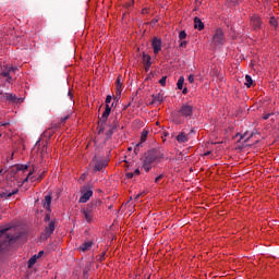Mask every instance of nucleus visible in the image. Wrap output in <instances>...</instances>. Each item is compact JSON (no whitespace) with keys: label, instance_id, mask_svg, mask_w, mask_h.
Segmentation results:
<instances>
[{"label":"nucleus","instance_id":"4468645a","mask_svg":"<svg viewBox=\"0 0 279 279\" xmlns=\"http://www.w3.org/2000/svg\"><path fill=\"white\" fill-rule=\"evenodd\" d=\"M3 99H7V101H12V104H16V101H19L16 95H12L10 93H0V101H3Z\"/></svg>","mask_w":279,"mask_h":279},{"label":"nucleus","instance_id":"13d9d810","mask_svg":"<svg viewBox=\"0 0 279 279\" xmlns=\"http://www.w3.org/2000/svg\"><path fill=\"white\" fill-rule=\"evenodd\" d=\"M1 173H3V169H0V175H1Z\"/></svg>","mask_w":279,"mask_h":279},{"label":"nucleus","instance_id":"473e14b6","mask_svg":"<svg viewBox=\"0 0 279 279\" xmlns=\"http://www.w3.org/2000/svg\"><path fill=\"white\" fill-rule=\"evenodd\" d=\"M179 38H180V40H184L186 38V32L185 31H181L179 33Z\"/></svg>","mask_w":279,"mask_h":279},{"label":"nucleus","instance_id":"6e6552de","mask_svg":"<svg viewBox=\"0 0 279 279\" xmlns=\"http://www.w3.org/2000/svg\"><path fill=\"white\" fill-rule=\"evenodd\" d=\"M250 25L255 32L263 29V20L260 19V15L253 14L250 20Z\"/></svg>","mask_w":279,"mask_h":279},{"label":"nucleus","instance_id":"3c124183","mask_svg":"<svg viewBox=\"0 0 279 279\" xmlns=\"http://www.w3.org/2000/svg\"><path fill=\"white\" fill-rule=\"evenodd\" d=\"M104 132V126H101L98 131V134H101Z\"/></svg>","mask_w":279,"mask_h":279},{"label":"nucleus","instance_id":"f03ea898","mask_svg":"<svg viewBox=\"0 0 279 279\" xmlns=\"http://www.w3.org/2000/svg\"><path fill=\"white\" fill-rule=\"evenodd\" d=\"M162 158H165V155L161 154L160 150L158 149L148 150L144 155V160H143L144 171L146 173H149V171H151V166L154 165V162H159L160 160H162Z\"/></svg>","mask_w":279,"mask_h":279},{"label":"nucleus","instance_id":"6ab92c4d","mask_svg":"<svg viewBox=\"0 0 279 279\" xmlns=\"http://www.w3.org/2000/svg\"><path fill=\"white\" fill-rule=\"evenodd\" d=\"M145 71H149L151 66V57L149 54H143Z\"/></svg>","mask_w":279,"mask_h":279},{"label":"nucleus","instance_id":"79ce46f5","mask_svg":"<svg viewBox=\"0 0 279 279\" xmlns=\"http://www.w3.org/2000/svg\"><path fill=\"white\" fill-rule=\"evenodd\" d=\"M186 45H187L186 41H181L180 47H182L183 49H186Z\"/></svg>","mask_w":279,"mask_h":279},{"label":"nucleus","instance_id":"864d4df0","mask_svg":"<svg viewBox=\"0 0 279 279\" xmlns=\"http://www.w3.org/2000/svg\"><path fill=\"white\" fill-rule=\"evenodd\" d=\"M245 136H247V133H245L244 135H241V140L245 138Z\"/></svg>","mask_w":279,"mask_h":279},{"label":"nucleus","instance_id":"a878e982","mask_svg":"<svg viewBox=\"0 0 279 279\" xmlns=\"http://www.w3.org/2000/svg\"><path fill=\"white\" fill-rule=\"evenodd\" d=\"M43 178H45V171H43V172L38 175V178L32 177V178H31V182H40V181L43 180Z\"/></svg>","mask_w":279,"mask_h":279},{"label":"nucleus","instance_id":"dca6fc26","mask_svg":"<svg viewBox=\"0 0 279 279\" xmlns=\"http://www.w3.org/2000/svg\"><path fill=\"white\" fill-rule=\"evenodd\" d=\"M93 245H94L93 241L84 242L78 247V252H90V250L93 248Z\"/></svg>","mask_w":279,"mask_h":279},{"label":"nucleus","instance_id":"20e7f679","mask_svg":"<svg viewBox=\"0 0 279 279\" xmlns=\"http://www.w3.org/2000/svg\"><path fill=\"white\" fill-rule=\"evenodd\" d=\"M213 45L215 47H223L226 45V35H223V29L217 28L213 36Z\"/></svg>","mask_w":279,"mask_h":279},{"label":"nucleus","instance_id":"1a4fd4ad","mask_svg":"<svg viewBox=\"0 0 279 279\" xmlns=\"http://www.w3.org/2000/svg\"><path fill=\"white\" fill-rule=\"evenodd\" d=\"M89 165L94 168V171H101V169L108 167V160L97 159V157H95Z\"/></svg>","mask_w":279,"mask_h":279},{"label":"nucleus","instance_id":"aec40b11","mask_svg":"<svg viewBox=\"0 0 279 279\" xmlns=\"http://www.w3.org/2000/svg\"><path fill=\"white\" fill-rule=\"evenodd\" d=\"M17 193H19V189H15L10 193H8V192L0 193V197L4 198V199H10V197H12V195H16Z\"/></svg>","mask_w":279,"mask_h":279},{"label":"nucleus","instance_id":"5701e85b","mask_svg":"<svg viewBox=\"0 0 279 279\" xmlns=\"http://www.w3.org/2000/svg\"><path fill=\"white\" fill-rule=\"evenodd\" d=\"M244 84L246 88H252V84H254V81L252 80L251 75L246 74Z\"/></svg>","mask_w":279,"mask_h":279},{"label":"nucleus","instance_id":"c85d7f7f","mask_svg":"<svg viewBox=\"0 0 279 279\" xmlns=\"http://www.w3.org/2000/svg\"><path fill=\"white\" fill-rule=\"evenodd\" d=\"M112 134H114V130L110 128L106 133L107 141H110V138H112Z\"/></svg>","mask_w":279,"mask_h":279},{"label":"nucleus","instance_id":"5fc2aeb1","mask_svg":"<svg viewBox=\"0 0 279 279\" xmlns=\"http://www.w3.org/2000/svg\"><path fill=\"white\" fill-rule=\"evenodd\" d=\"M2 125H9V124H8V123H0V128H1Z\"/></svg>","mask_w":279,"mask_h":279},{"label":"nucleus","instance_id":"a18cd8bd","mask_svg":"<svg viewBox=\"0 0 279 279\" xmlns=\"http://www.w3.org/2000/svg\"><path fill=\"white\" fill-rule=\"evenodd\" d=\"M133 173H134V175H141V170L140 169H135V171Z\"/></svg>","mask_w":279,"mask_h":279},{"label":"nucleus","instance_id":"7c9ffc66","mask_svg":"<svg viewBox=\"0 0 279 279\" xmlns=\"http://www.w3.org/2000/svg\"><path fill=\"white\" fill-rule=\"evenodd\" d=\"M69 116H65L61 118L59 121H54V123H60V125H63L64 123H66V121H69Z\"/></svg>","mask_w":279,"mask_h":279},{"label":"nucleus","instance_id":"7ed1b4c3","mask_svg":"<svg viewBox=\"0 0 279 279\" xmlns=\"http://www.w3.org/2000/svg\"><path fill=\"white\" fill-rule=\"evenodd\" d=\"M99 206H101V201L94 199L81 209V214L86 223H93V221H95V213H97Z\"/></svg>","mask_w":279,"mask_h":279},{"label":"nucleus","instance_id":"f8f14e48","mask_svg":"<svg viewBox=\"0 0 279 279\" xmlns=\"http://www.w3.org/2000/svg\"><path fill=\"white\" fill-rule=\"evenodd\" d=\"M60 128V123L52 122L50 128L44 132V136L51 138L56 134V130Z\"/></svg>","mask_w":279,"mask_h":279},{"label":"nucleus","instance_id":"39448f33","mask_svg":"<svg viewBox=\"0 0 279 279\" xmlns=\"http://www.w3.org/2000/svg\"><path fill=\"white\" fill-rule=\"evenodd\" d=\"M194 110L195 108L192 105L184 104L181 106L178 112L180 117H184V119H191V117H193Z\"/></svg>","mask_w":279,"mask_h":279},{"label":"nucleus","instance_id":"8fccbe9b","mask_svg":"<svg viewBox=\"0 0 279 279\" xmlns=\"http://www.w3.org/2000/svg\"><path fill=\"white\" fill-rule=\"evenodd\" d=\"M148 10L147 9H143L142 10V14H147Z\"/></svg>","mask_w":279,"mask_h":279},{"label":"nucleus","instance_id":"a19ab883","mask_svg":"<svg viewBox=\"0 0 279 279\" xmlns=\"http://www.w3.org/2000/svg\"><path fill=\"white\" fill-rule=\"evenodd\" d=\"M125 175L128 180H132V178H134V172H128Z\"/></svg>","mask_w":279,"mask_h":279},{"label":"nucleus","instance_id":"4be33fe9","mask_svg":"<svg viewBox=\"0 0 279 279\" xmlns=\"http://www.w3.org/2000/svg\"><path fill=\"white\" fill-rule=\"evenodd\" d=\"M44 208H46V210H51V195L45 196Z\"/></svg>","mask_w":279,"mask_h":279},{"label":"nucleus","instance_id":"9b49d317","mask_svg":"<svg viewBox=\"0 0 279 279\" xmlns=\"http://www.w3.org/2000/svg\"><path fill=\"white\" fill-rule=\"evenodd\" d=\"M151 47H153V51H154L155 56H158L160 53V51H162V39L155 37L151 40Z\"/></svg>","mask_w":279,"mask_h":279},{"label":"nucleus","instance_id":"ea45409f","mask_svg":"<svg viewBox=\"0 0 279 279\" xmlns=\"http://www.w3.org/2000/svg\"><path fill=\"white\" fill-rule=\"evenodd\" d=\"M33 173H34V172L29 171V173L27 174V177L24 179L23 182H27L28 180H32V174H33Z\"/></svg>","mask_w":279,"mask_h":279},{"label":"nucleus","instance_id":"58836bf2","mask_svg":"<svg viewBox=\"0 0 279 279\" xmlns=\"http://www.w3.org/2000/svg\"><path fill=\"white\" fill-rule=\"evenodd\" d=\"M112 101V96L108 95L106 97V106H110V102Z\"/></svg>","mask_w":279,"mask_h":279},{"label":"nucleus","instance_id":"c03bdc74","mask_svg":"<svg viewBox=\"0 0 279 279\" xmlns=\"http://www.w3.org/2000/svg\"><path fill=\"white\" fill-rule=\"evenodd\" d=\"M43 254H45V251H40V252L36 255V257H37V258H40V257H43Z\"/></svg>","mask_w":279,"mask_h":279},{"label":"nucleus","instance_id":"423d86ee","mask_svg":"<svg viewBox=\"0 0 279 279\" xmlns=\"http://www.w3.org/2000/svg\"><path fill=\"white\" fill-rule=\"evenodd\" d=\"M192 134H195L194 128H191L189 133H186V129H184L177 135V142L180 144L189 143Z\"/></svg>","mask_w":279,"mask_h":279},{"label":"nucleus","instance_id":"e433bc0d","mask_svg":"<svg viewBox=\"0 0 279 279\" xmlns=\"http://www.w3.org/2000/svg\"><path fill=\"white\" fill-rule=\"evenodd\" d=\"M5 82H7V84H14V78L12 77V74H11V76H7Z\"/></svg>","mask_w":279,"mask_h":279},{"label":"nucleus","instance_id":"f257e3e1","mask_svg":"<svg viewBox=\"0 0 279 279\" xmlns=\"http://www.w3.org/2000/svg\"><path fill=\"white\" fill-rule=\"evenodd\" d=\"M19 239H21V233L16 232V228L4 227L0 229V258H3L8 252L10 243H14Z\"/></svg>","mask_w":279,"mask_h":279},{"label":"nucleus","instance_id":"bb28decb","mask_svg":"<svg viewBox=\"0 0 279 279\" xmlns=\"http://www.w3.org/2000/svg\"><path fill=\"white\" fill-rule=\"evenodd\" d=\"M38 260V257L36 255H34L33 257H31L28 259V267L32 268L34 267V265H36V262Z\"/></svg>","mask_w":279,"mask_h":279},{"label":"nucleus","instance_id":"bf43d9fd","mask_svg":"<svg viewBox=\"0 0 279 279\" xmlns=\"http://www.w3.org/2000/svg\"><path fill=\"white\" fill-rule=\"evenodd\" d=\"M69 95H70V97H73V95H71V92H69Z\"/></svg>","mask_w":279,"mask_h":279},{"label":"nucleus","instance_id":"cd10ccee","mask_svg":"<svg viewBox=\"0 0 279 279\" xmlns=\"http://www.w3.org/2000/svg\"><path fill=\"white\" fill-rule=\"evenodd\" d=\"M111 130H117L119 128V120L114 118L110 124Z\"/></svg>","mask_w":279,"mask_h":279},{"label":"nucleus","instance_id":"6e6d98bb","mask_svg":"<svg viewBox=\"0 0 279 279\" xmlns=\"http://www.w3.org/2000/svg\"><path fill=\"white\" fill-rule=\"evenodd\" d=\"M252 136H254V134H251V135L247 137V141H250V138H252Z\"/></svg>","mask_w":279,"mask_h":279},{"label":"nucleus","instance_id":"f704fd0d","mask_svg":"<svg viewBox=\"0 0 279 279\" xmlns=\"http://www.w3.org/2000/svg\"><path fill=\"white\" fill-rule=\"evenodd\" d=\"M162 178H165V174H159V175L155 179V184H160V180H162Z\"/></svg>","mask_w":279,"mask_h":279},{"label":"nucleus","instance_id":"c756f323","mask_svg":"<svg viewBox=\"0 0 279 279\" xmlns=\"http://www.w3.org/2000/svg\"><path fill=\"white\" fill-rule=\"evenodd\" d=\"M269 25H271V27H278V20H276L274 16L270 17Z\"/></svg>","mask_w":279,"mask_h":279},{"label":"nucleus","instance_id":"0eeeda50","mask_svg":"<svg viewBox=\"0 0 279 279\" xmlns=\"http://www.w3.org/2000/svg\"><path fill=\"white\" fill-rule=\"evenodd\" d=\"M81 193L82 196L78 199L80 204H86V202H88V199L93 197V189L90 187V185H85Z\"/></svg>","mask_w":279,"mask_h":279},{"label":"nucleus","instance_id":"4d7b16f0","mask_svg":"<svg viewBox=\"0 0 279 279\" xmlns=\"http://www.w3.org/2000/svg\"><path fill=\"white\" fill-rule=\"evenodd\" d=\"M205 156H210V151L205 153Z\"/></svg>","mask_w":279,"mask_h":279},{"label":"nucleus","instance_id":"393cba45","mask_svg":"<svg viewBox=\"0 0 279 279\" xmlns=\"http://www.w3.org/2000/svg\"><path fill=\"white\" fill-rule=\"evenodd\" d=\"M147 136H149V131L144 130L141 134V143H145V141H147Z\"/></svg>","mask_w":279,"mask_h":279},{"label":"nucleus","instance_id":"c9c22d12","mask_svg":"<svg viewBox=\"0 0 279 279\" xmlns=\"http://www.w3.org/2000/svg\"><path fill=\"white\" fill-rule=\"evenodd\" d=\"M187 81H189L190 84H193L195 82V75L190 74L189 77H187Z\"/></svg>","mask_w":279,"mask_h":279},{"label":"nucleus","instance_id":"f3484780","mask_svg":"<svg viewBox=\"0 0 279 279\" xmlns=\"http://www.w3.org/2000/svg\"><path fill=\"white\" fill-rule=\"evenodd\" d=\"M121 93H123V84H121V77H118L116 81V95L117 97H121Z\"/></svg>","mask_w":279,"mask_h":279},{"label":"nucleus","instance_id":"4c0bfd02","mask_svg":"<svg viewBox=\"0 0 279 279\" xmlns=\"http://www.w3.org/2000/svg\"><path fill=\"white\" fill-rule=\"evenodd\" d=\"M27 169H28L27 165H22L17 167L19 171H27Z\"/></svg>","mask_w":279,"mask_h":279},{"label":"nucleus","instance_id":"052dcab7","mask_svg":"<svg viewBox=\"0 0 279 279\" xmlns=\"http://www.w3.org/2000/svg\"><path fill=\"white\" fill-rule=\"evenodd\" d=\"M129 151H132V147H129Z\"/></svg>","mask_w":279,"mask_h":279},{"label":"nucleus","instance_id":"412c9836","mask_svg":"<svg viewBox=\"0 0 279 279\" xmlns=\"http://www.w3.org/2000/svg\"><path fill=\"white\" fill-rule=\"evenodd\" d=\"M153 104H162L165 96L162 94H153Z\"/></svg>","mask_w":279,"mask_h":279},{"label":"nucleus","instance_id":"9d476101","mask_svg":"<svg viewBox=\"0 0 279 279\" xmlns=\"http://www.w3.org/2000/svg\"><path fill=\"white\" fill-rule=\"evenodd\" d=\"M16 71H19V68H16V66L4 65L2 68V71H1L0 75L2 77H10L11 75H14V73H16Z\"/></svg>","mask_w":279,"mask_h":279},{"label":"nucleus","instance_id":"603ef678","mask_svg":"<svg viewBox=\"0 0 279 279\" xmlns=\"http://www.w3.org/2000/svg\"><path fill=\"white\" fill-rule=\"evenodd\" d=\"M46 150H47V145H44L43 154H45Z\"/></svg>","mask_w":279,"mask_h":279},{"label":"nucleus","instance_id":"2f4dec72","mask_svg":"<svg viewBox=\"0 0 279 279\" xmlns=\"http://www.w3.org/2000/svg\"><path fill=\"white\" fill-rule=\"evenodd\" d=\"M159 84H160V86H167V76H162V77L159 80Z\"/></svg>","mask_w":279,"mask_h":279},{"label":"nucleus","instance_id":"b1692460","mask_svg":"<svg viewBox=\"0 0 279 279\" xmlns=\"http://www.w3.org/2000/svg\"><path fill=\"white\" fill-rule=\"evenodd\" d=\"M177 87L179 90H182L184 88V76H180L177 83Z\"/></svg>","mask_w":279,"mask_h":279},{"label":"nucleus","instance_id":"ddd939ff","mask_svg":"<svg viewBox=\"0 0 279 279\" xmlns=\"http://www.w3.org/2000/svg\"><path fill=\"white\" fill-rule=\"evenodd\" d=\"M54 231H56V221L51 220L48 223V227H46V229L44 231L45 239H49V236H51V234H53Z\"/></svg>","mask_w":279,"mask_h":279},{"label":"nucleus","instance_id":"de8ad7c7","mask_svg":"<svg viewBox=\"0 0 279 279\" xmlns=\"http://www.w3.org/2000/svg\"><path fill=\"white\" fill-rule=\"evenodd\" d=\"M105 256H106V252L101 253L99 260H104Z\"/></svg>","mask_w":279,"mask_h":279},{"label":"nucleus","instance_id":"09e8293b","mask_svg":"<svg viewBox=\"0 0 279 279\" xmlns=\"http://www.w3.org/2000/svg\"><path fill=\"white\" fill-rule=\"evenodd\" d=\"M182 93H183V95H186V93H189V89L185 87V88H183Z\"/></svg>","mask_w":279,"mask_h":279},{"label":"nucleus","instance_id":"a211bd4d","mask_svg":"<svg viewBox=\"0 0 279 279\" xmlns=\"http://www.w3.org/2000/svg\"><path fill=\"white\" fill-rule=\"evenodd\" d=\"M194 29H198V32H202L204 29V22H202V19L198 16L194 17Z\"/></svg>","mask_w":279,"mask_h":279},{"label":"nucleus","instance_id":"49530a36","mask_svg":"<svg viewBox=\"0 0 279 279\" xmlns=\"http://www.w3.org/2000/svg\"><path fill=\"white\" fill-rule=\"evenodd\" d=\"M51 219V217L49 215H46L44 218V221H49Z\"/></svg>","mask_w":279,"mask_h":279},{"label":"nucleus","instance_id":"2eb2a0df","mask_svg":"<svg viewBox=\"0 0 279 279\" xmlns=\"http://www.w3.org/2000/svg\"><path fill=\"white\" fill-rule=\"evenodd\" d=\"M110 112H112V107L110 105H106L105 111L100 118L101 123H107L108 118L110 117Z\"/></svg>","mask_w":279,"mask_h":279},{"label":"nucleus","instance_id":"37998d69","mask_svg":"<svg viewBox=\"0 0 279 279\" xmlns=\"http://www.w3.org/2000/svg\"><path fill=\"white\" fill-rule=\"evenodd\" d=\"M269 117H271V113L264 114V117H263L264 121H267V119H269Z\"/></svg>","mask_w":279,"mask_h":279},{"label":"nucleus","instance_id":"72a5a7b5","mask_svg":"<svg viewBox=\"0 0 279 279\" xmlns=\"http://www.w3.org/2000/svg\"><path fill=\"white\" fill-rule=\"evenodd\" d=\"M141 147H143V142L137 143V144L135 145V147H134L135 154H137L138 149H141Z\"/></svg>","mask_w":279,"mask_h":279}]
</instances>
